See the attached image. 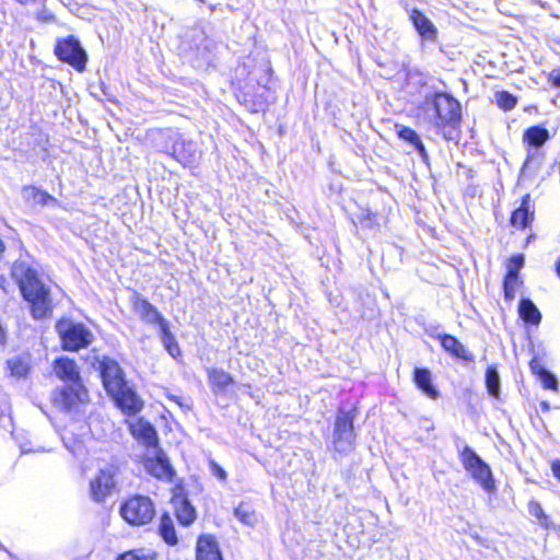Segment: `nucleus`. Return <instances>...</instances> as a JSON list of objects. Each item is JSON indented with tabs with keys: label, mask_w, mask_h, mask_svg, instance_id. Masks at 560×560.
<instances>
[{
	"label": "nucleus",
	"mask_w": 560,
	"mask_h": 560,
	"mask_svg": "<svg viewBox=\"0 0 560 560\" xmlns=\"http://www.w3.org/2000/svg\"><path fill=\"white\" fill-rule=\"evenodd\" d=\"M12 276L16 280L22 296L31 305V313L35 319H42L52 313V301L49 289L38 278L37 272L23 261H16L12 268Z\"/></svg>",
	"instance_id": "obj_1"
},
{
	"label": "nucleus",
	"mask_w": 560,
	"mask_h": 560,
	"mask_svg": "<svg viewBox=\"0 0 560 560\" xmlns=\"http://www.w3.org/2000/svg\"><path fill=\"white\" fill-rule=\"evenodd\" d=\"M98 363L104 388L118 407L128 413L140 411L142 401L128 385L119 364L108 357H104Z\"/></svg>",
	"instance_id": "obj_2"
},
{
	"label": "nucleus",
	"mask_w": 560,
	"mask_h": 560,
	"mask_svg": "<svg viewBox=\"0 0 560 560\" xmlns=\"http://www.w3.org/2000/svg\"><path fill=\"white\" fill-rule=\"evenodd\" d=\"M423 109L431 124L446 139H453V133L460 120V104L458 101L450 94L435 92L425 95Z\"/></svg>",
	"instance_id": "obj_3"
},
{
	"label": "nucleus",
	"mask_w": 560,
	"mask_h": 560,
	"mask_svg": "<svg viewBox=\"0 0 560 560\" xmlns=\"http://www.w3.org/2000/svg\"><path fill=\"white\" fill-rule=\"evenodd\" d=\"M152 141L159 151L172 155L185 166L195 164L201 156V151L196 142L185 139L180 133L172 129L153 132Z\"/></svg>",
	"instance_id": "obj_4"
},
{
	"label": "nucleus",
	"mask_w": 560,
	"mask_h": 560,
	"mask_svg": "<svg viewBox=\"0 0 560 560\" xmlns=\"http://www.w3.org/2000/svg\"><path fill=\"white\" fill-rule=\"evenodd\" d=\"M459 458L465 470L486 492L495 491V481L490 466L471 447L466 445L460 452Z\"/></svg>",
	"instance_id": "obj_5"
},
{
	"label": "nucleus",
	"mask_w": 560,
	"mask_h": 560,
	"mask_svg": "<svg viewBox=\"0 0 560 560\" xmlns=\"http://www.w3.org/2000/svg\"><path fill=\"white\" fill-rule=\"evenodd\" d=\"M62 347L68 351H78L90 346L94 339L92 331L82 323L61 318L56 324Z\"/></svg>",
	"instance_id": "obj_6"
},
{
	"label": "nucleus",
	"mask_w": 560,
	"mask_h": 560,
	"mask_svg": "<svg viewBox=\"0 0 560 560\" xmlns=\"http://www.w3.org/2000/svg\"><path fill=\"white\" fill-rule=\"evenodd\" d=\"M119 513L128 524L143 526L154 518L155 506L149 497L136 494L121 503Z\"/></svg>",
	"instance_id": "obj_7"
},
{
	"label": "nucleus",
	"mask_w": 560,
	"mask_h": 560,
	"mask_svg": "<svg viewBox=\"0 0 560 560\" xmlns=\"http://www.w3.org/2000/svg\"><path fill=\"white\" fill-rule=\"evenodd\" d=\"M118 468L106 465L97 470L90 480L89 495L96 503H103L117 491Z\"/></svg>",
	"instance_id": "obj_8"
},
{
	"label": "nucleus",
	"mask_w": 560,
	"mask_h": 560,
	"mask_svg": "<svg viewBox=\"0 0 560 560\" xmlns=\"http://www.w3.org/2000/svg\"><path fill=\"white\" fill-rule=\"evenodd\" d=\"M357 416L355 408L345 411L340 409L336 417L334 429V447L339 453H349L354 445L355 434L353 421Z\"/></svg>",
	"instance_id": "obj_9"
},
{
	"label": "nucleus",
	"mask_w": 560,
	"mask_h": 560,
	"mask_svg": "<svg viewBox=\"0 0 560 560\" xmlns=\"http://www.w3.org/2000/svg\"><path fill=\"white\" fill-rule=\"evenodd\" d=\"M55 54L60 60L71 65L78 71L84 70L88 60L86 54L73 36L59 40L55 47Z\"/></svg>",
	"instance_id": "obj_10"
},
{
	"label": "nucleus",
	"mask_w": 560,
	"mask_h": 560,
	"mask_svg": "<svg viewBox=\"0 0 560 560\" xmlns=\"http://www.w3.org/2000/svg\"><path fill=\"white\" fill-rule=\"evenodd\" d=\"M143 460L145 470L158 479L172 480L174 470L168 462V458L160 447L149 451Z\"/></svg>",
	"instance_id": "obj_11"
},
{
	"label": "nucleus",
	"mask_w": 560,
	"mask_h": 560,
	"mask_svg": "<svg viewBox=\"0 0 560 560\" xmlns=\"http://www.w3.org/2000/svg\"><path fill=\"white\" fill-rule=\"evenodd\" d=\"M86 398L82 383L65 385L54 395V405L65 411L71 410Z\"/></svg>",
	"instance_id": "obj_12"
},
{
	"label": "nucleus",
	"mask_w": 560,
	"mask_h": 560,
	"mask_svg": "<svg viewBox=\"0 0 560 560\" xmlns=\"http://www.w3.org/2000/svg\"><path fill=\"white\" fill-rule=\"evenodd\" d=\"M130 432L139 443H142L149 450L159 447L156 430L149 421L142 418L137 419L135 422L130 423Z\"/></svg>",
	"instance_id": "obj_13"
},
{
	"label": "nucleus",
	"mask_w": 560,
	"mask_h": 560,
	"mask_svg": "<svg viewBox=\"0 0 560 560\" xmlns=\"http://www.w3.org/2000/svg\"><path fill=\"white\" fill-rule=\"evenodd\" d=\"M535 210L530 206V196L526 194L522 198L521 206L515 209L511 214V225L516 229H526L534 220Z\"/></svg>",
	"instance_id": "obj_14"
},
{
	"label": "nucleus",
	"mask_w": 560,
	"mask_h": 560,
	"mask_svg": "<svg viewBox=\"0 0 560 560\" xmlns=\"http://www.w3.org/2000/svg\"><path fill=\"white\" fill-rule=\"evenodd\" d=\"M54 372L63 382L69 384L81 383L75 361L67 357L59 358L54 362Z\"/></svg>",
	"instance_id": "obj_15"
},
{
	"label": "nucleus",
	"mask_w": 560,
	"mask_h": 560,
	"mask_svg": "<svg viewBox=\"0 0 560 560\" xmlns=\"http://www.w3.org/2000/svg\"><path fill=\"white\" fill-rule=\"evenodd\" d=\"M133 308L141 319L148 324H158L161 328L162 323H167L158 308L143 298H136Z\"/></svg>",
	"instance_id": "obj_16"
},
{
	"label": "nucleus",
	"mask_w": 560,
	"mask_h": 560,
	"mask_svg": "<svg viewBox=\"0 0 560 560\" xmlns=\"http://www.w3.org/2000/svg\"><path fill=\"white\" fill-rule=\"evenodd\" d=\"M410 20L419 35L429 42H435L438 38V30L435 25L421 11L412 10Z\"/></svg>",
	"instance_id": "obj_17"
},
{
	"label": "nucleus",
	"mask_w": 560,
	"mask_h": 560,
	"mask_svg": "<svg viewBox=\"0 0 560 560\" xmlns=\"http://www.w3.org/2000/svg\"><path fill=\"white\" fill-rule=\"evenodd\" d=\"M175 515L184 526H189L196 520V511L187 498L178 495L172 500Z\"/></svg>",
	"instance_id": "obj_18"
},
{
	"label": "nucleus",
	"mask_w": 560,
	"mask_h": 560,
	"mask_svg": "<svg viewBox=\"0 0 560 560\" xmlns=\"http://www.w3.org/2000/svg\"><path fill=\"white\" fill-rule=\"evenodd\" d=\"M413 381L417 387L430 399H438L440 392L432 384L431 372L428 369L416 368Z\"/></svg>",
	"instance_id": "obj_19"
},
{
	"label": "nucleus",
	"mask_w": 560,
	"mask_h": 560,
	"mask_svg": "<svg viewBox=\"0 0 560 560\" xmlns=\"http://www.w3.org/2000/svg\"><path fill=\"white\" fill-rule=\"evenodd\" d=\"M439 339L441 340V346L452 355L462 359L464 361H472V354L465 348V346L454 336L443 334L439 335Z\"/></svg>",
	"instance_id": "obj_20"
},
{
	"label": "nucleus",
	"mask_w": 560,
	"mask_h": 560,
	"mask_svg": "<svg viewBox=\"0 0 560 560\" xmlns=\"http://www.w3.org/2000/svg\"><path fill=\"white\" fill-rule=\"evenodd\" d=\"M197 560H223L217 541L211 536H201L197 541Z\"/></svg>",
	"instance_id": "obj_21"
},
{
	"label": "nucleus",
	"mask_w": 560,
	"mask_h": 560,
	"mask_svg": "<svg viewBox=\"0 0 560 560\" xmlns=\"http://www.w3.org/2000/svg\"><path fill=\"white\" fill-rule=\"evenodd\" d=\"M209 384L214 394L224 393L234 382L230 373L222 369L210 368L207 370Z\"/></svg>",
	"instance_id": "obj_22"
},
{
	"label": "nucleus",
	"mask_w": 560,
	"mask_h": 560,
	"mask_svg": "<svg viewBox=\"0 0 560 560\" xmlns=\"http://www.w3.org/2000/svg\"><path fill=\"white\" fill-rule=\"evenodd\" d=\"M549 131L541 126H532L524 131L523 141L534 149L542 147L549 139Z\"/></svg>",
	"instance_id": "obj_23"
},
{
	"label": "nucleus",
	"mask_w": 560,
	"mask_h": 560,
	"mask_svg": "<svg viewBox=\"0 0 560 560\" xmlns=\"http://www.w3.org/2000/svg\"><path fill=\"white\" fill-rule=\"evenodd\" d=\"M520 316L526 323L537 325L541 320V314L529 299H522L518 306Z\"/></svg>",
	"instance_id": "obj_24"
},
{
	"label": "nucleus",
	"mask_w": 560,
	"mask_h": 560,
	"mask_svg": "<svg viewBox=\"0 0 560 560\" xmlns=\"http://www.w3.org/2000/svg\"><path fill=\"white\" fill-rule=\"evenodd\" d=\"M159 533L165 542L168 545L177 544V536L172 517L168 514H163L160 520Z\"/></svg>",
	"instance_id": "obj_25"
},
{
	"label": "nucleus",
	"mask_w": 560,
	"mask_h": 560,
	"mask_svg": "<svg viewBox=\"0 0 560 560\" xmlns=\"http://www.w3.org/2000/svg\"><path fill=\"white\" fill-rule=\"evenodd\" d=\"M161 331V341L164 346V348L167 350V352L173 357L176 358L180 353L179 346L174 337V335L171 332L168 323H162V327L160 328Z\"/></svg>",
	"instance_id": "obj_26"
},
{
	"label": "nucleus",
	"mask_w": 560,
	"mask_h": 560,
	"mask_svg": "<svg viewBox=\"0 0 560 560\" xmlns=\"http://www.w3.org/2000/svg\"><path fill=\"white\" fill-rule=\"evenodd\" d=\"M486 386L490 396L500 398V376L495 366L490 365L486 371Z\"/></svg>",
	"instance_id": "obj_27"
},
{
	"label": "nucleus",
	"mask_w": 560,
	"mask_h": 560,
	"mask_svg": "<svg viewBox=\"0 0 560 560\" xmlns=\"http://www.w3.org/2000/svg\"><path fill=\"white\" fill-rule=\"evenodd\" d=\"M155 558L156 555L152 549L139 548L120 555L117 560H155Z\"/></svg>",
	"instance_id": "obj_28"
},
{
	"label": "nucleus",
	"mask_w": 560,
	"mask_h": 560,
	"mask_svg": "<svg viewBox=\"0 0 560 560\" xmlns=\"http://www.w3.org/2000/svg\"><path fill=\"white\" fill-rule=\"evenodd\" d=\"M520 284L518 275L514 271H508L503 282L504 298L511 301L515 298L516 289Z\"/></svg>",
	"instance_id": "obj_29"
},
{
	"label": "nucleus",
	"mask_w": 560,
	"mask_h": 560,
	"mask_svg": "<svg viewBox=\"0 0 560 560\" xmlns=\"http://www.w3.org/2000/svg\"><path fill=\"white\" fill-rule=\"evenodd\" d=\"M376 213L372 212L370 209H361L355 214L357 222L363 228V229H373L377 225L376 221Z\"/></svg>",
	"instance_id": "obj_30"
},
{
	"label": "nucleus",
	"mask_w": 560,
	"mask_h": 560,
	"mask_svg": "<svg viewBox=\"0 0 560 560\" xmlns=\"http://www.w3.org/2000/svg\"><path fill=\"white\" fill-rule=\"evenodd\" d=\"M11 375L21 378L28 373V364L21 358H13L8 361Z\"/></svg>",
	"instance_id": "obj_31"
},
{
	"label": "nucleus",
	"mask_w": 560,
	"mask_h": 560,
	"mask_svg": "<svg viewBox=\"0 0 560 560\" xmlns=\"http://www.w3.org/2000/svg\"><path fill=\"white\" fill-rule=\"evenodd\" d=\"M234 515L244 524L253 526L256 522V515L250 510V508L246 504H240L235 511Z\"/></svg>",
	"instance_id": "obj_32"
},
{
	"label": "nucleus",
	"mask_w": 560,
	"mask_h": 560,
	"mask_svg": "<svg viewBox=\"0 0 560 560\" xmlns=\"http://www.w3.org/2000/svg\"><path fill=\"white\" fill-rule=\"evenodd\" d=\"M495 103L500 108L511 110L516 106L517 101L516 97L509 92L502 91L495 94Z\"/></svg>",
	"instance_id": "obj_33"
},
{
	"label": "nucleus",
	"mask_w": 560,
	"mask_h": 560,
	"mask_svg": "<svg viewBox=\"0 0 560 560\" xmlns=\"http://www.w3.org/2000/svg\"><path fill=\"white\" fill-rule=\"evenodd\" d=\"M397 135L400 139L415 147L420 140V136L411 128L396 125Z\"/></svg>",
	"instance_id": "obj_34"
},
{
	"label": "nucleus",
	"mask_w": 560,
	"mask_h": 560,
	"mask_svg": "<svg viewBox=\"0 0 560 560\" xmlns=\"http://www.w3.org/2000/svg\"><path fill=\"white\" fill-rule=\"evenodd\" d=\"M540 380L544 386L548 389H557L558 381L556 376L547 370H541Z\"/></svg>",
	"instance_id": "obj_35"
},
{
	"label": "nucleus",
	"mask_w": 560,
	"mask_h": 560,
	"mask_svg": "<svg viewBox=\"0 0 560 560\" xmlns=\"http://www.w3.org/2000/svg\"><path fill=\"white\" fill-rule=\"evenodd\" d=\"M525 258L523 255H514L510 258L508 262V271H514V273L518 275V271L524 266Z\"/></svg>",
	"instance_id": "obj_36"
},
{
	"label": "nucleus",
	"mask_w": 560,
	"mask_h": 560,
	"mask_svg": "<svg viewBox=\"0 0 560 560\" xmlns=\"http://www.w3.org/2000/svg\"><path fill=\"white\" fill-rule=\"evenodd\" d=\"M210 471L213 476H215L219 480L225 481L226 480V472L225 470L214 460H210L209 463Z\"/></svg>",
	"instance_id": "obj_37"
},
{
	"label": "nucleus",
	"mask_w": 560,
	"mask_h": 560,
	"mask_svg": "<svg viewBox=\"0 0 560 560\" xmlns=\"http://www.w3.org/2000/svg\"><path fill=\"white\" fill-rule=\"evenodd\" d=\"M170 399L173 400L175 404L178 405V407L183 411H188L191 409V399L189 397H182V396H170Z\"/></svg>",
	"instance_id": "obj_38"
},
{
	"label": "nucleus",
	"mask_w": 560,
	"mask_h": 560,
	"mask_svg": "<svg viewBox=\"0 0 560 560\" xmlns=\"http://www.w3.org/2000/svg\"><path fill=\"white\" fill-rule=\"evenodd\" d=\"M529 512L538 520L545 518V521H547V515L544 513V510L539 503H530Z\"/></svg>",
	"instance_id": "obj_39"
},
{
	"label": "nucleus",
	"mask_w": 560,
	"mask_h": 560,
	"mask_svg": "<svg viewBox=\"0 0 560 560\" xmlns=\"http://www.w3.org/2000/svg\"><path fill=\"white\" fill-rule=\"evenodd\" d=\"M413 148L418 152V154L420 155L422 161L423 162H428L429 155L427 153V150H425L424 144L422 143V141L420 140Z\"/></svg>",
	"instance_id": "obj_40"
},
{
	"label": "nucleus",
	"mask_w": 560,
	"mask_h": 560,
	"mask_svg": "<svg viewBox=\"0 0 560 560\" xmlns=\"http://www.w3.org/2000/svg\"><path fill=\"white\" fill-rule=\"evenodd\" d=\"M549 80L551 81L552 85L560 88V68L551 71L549 74Z\"/></svg>",
	"instance_id": "obj_41"
},
{
	"label": "nucleus",
	"mask_w": 560,
	"mask_h": 560,
	"mask_svg": "<svg viewBox=\"0 0 560 560\" xmlns=\"http://www.w3.org/2000/svg\"><path fill=\"white\" fill-rule=\"evenodd\" d=\"M34 197L35 198L38 197V202L43 203V205H45L48 200H52L54 199L50 195H48L45 191H37Z\"/></svg>",
	"instance_id": "obj_42"
},
{
	"label": "nucleus",
	"mask_w": 560,
	"mask_h": 560,
	"mask_svg": "<svg viewBox=\"0 0 560 560\" xmlns=\"http://www.w3.org/2000/svg\"><path fill=\"white\" fill-rule=\"evenodd\" d=\"M551 470H552L553 476L558 480H560V460L559 459L552 462Z\"/></svg>",
	"instance_id": "obj_43"
},
{
	"label": "nucleus",
	"mask_w": 560,
	"mask_h": 560,
	"mask_svg": "<svg viewBox=\"0 0 560 560\" xmlns=\"http://www.w3.org/2000/svg\"><path fill=\"white\" fill-rule=\"evenodd\" d=\"M539 524L546 528H549L551 526L550 522H549V517L547 516V521H545V518H539Z\"/></svg>",
	"instance_id": "obj_44"
},
{
	"label": "nucleus",
	"mask_w": 560,
	"mask_h": 560,
	"mask_svg": "<svg viewBox=\"0 0 560 560\" xmlns=\"http://www.w3.org/2000/svg\"><path fill=\"white\" fill-rule=\"evenodd\" d=\"M535 154H536V151L528 150L527 159H526L525 164H528V163H529V161L534 158V155H535Z\"/></svg>",
	"instance_id": "obj_45"
},
{
	"label": "nucleus",
	"mask_w": 560,
	"mask_h": 560,
	"mask_svg": "<svg viewBox=\"0 0 560 560\" xmlns=\"http://www.w3.org/2000/svg\"><path fill=\"white\" fill-rule=\"evenodd\" d=\"M556 272L560 277V259L556 264Z\"/></svg>",
	"instance_id": "obj_46"
},
{
	"label": "nucleus",
	"mask_w": 560,
	"mask_h": 560,
	"mask_svg": "<svg viewBox=\"0 0 560 560\" xmlns=\"http://www.w3.org/2000/svg\"><path fill=\"white\" fill-rule=\"evenodd\" d=\"M540 406H541V409H542V410H548V409H549V405H548V402H546V401H542V402L540 404Z\"/></svg>",
	"instance_id": "obj_47"
},
{
	"label": "nucleus",
	"mask_w": 560,
	"mask_h": 560,
	"mask_svg": "<svg viewBox=\"0 0 560 560\" xmlns=\"http://www.w3.org/2000/svg\"><path fill=\"white\" fill-rule=\"evenodd\" d=\"M3 282H4V278L2 276H0V287L2 285Z\"/></svg>",
	"instance_id": "obj_48"
},
{
	"label": "nucleus",
	"mask_w": 560,
	"mask_h": 560,
	"mask_svg": "<svg viewBox=\"0 0 560 560\" xmlns=\"http://www.w3.org/2000/svg\"><path fill=\"white\" fill-rule=\"evenodd\" d=\"M199 2H203V0H198Z\"/></svg>",
	"instance_id": "obj_49"
}]
</instances>
